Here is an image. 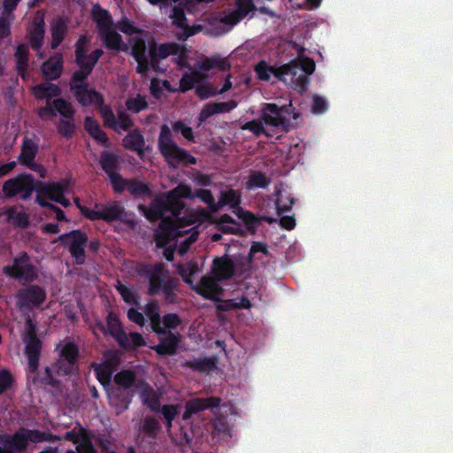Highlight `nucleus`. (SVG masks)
Here are the masks:
<instances>
[{"label":"nucleus","mask_w":453,"mask_h":453,"mask_svg":"<svg viewBox=\"0 0 453 453\" xmlns=\"http://www.w3.org/2000/svg\"><path fill=\"white\" fill-rule=\"evenodd\" d=\"M191 188L186 184H179L165 195L156 196L149 206L139 204L138 210L150 221L161 219L159 228L161 233L157 234L156 242L157 247H164L170 237H174L177 232L175 223L167 218H163L165 212H170L173 217L179 218L185 207L181 197H189Z\"/></svg>","instance_id":"nucleus-1"},{"label":"nucleus","mask_w":453,"mask_h":453,"mask_svg":"<svg viewBox=\"0 0 453 453\" xmlns=\"http://www.w3.org/2000/svg\"><path fill=\"white\" fill-rule=\"evenodd\" d=\"M314 70L315 62L310 58H296L279 67L268 65L265 61L255 66V72L260 81H268L271 74H273L279 81L298 92L307 89L308 76L312 74Z\"/></svg>","instance_id":"nucleus-2"},{"label":"nucleus","mask_w":453,"mask_h":453,"mask_svg":"<svg viewBox=\"0 0 453 453\" xmlns=\"http://www.w3.org/2000/svg\"><path fill=\"white\" fill-rule=\"evenodd\" d=\"M157 145L161 155L172 166L179 164L186 166L196 164L195 157L173 142L172 132L166 124L161 126Z\"/></svg>","instance_id":"nucleus-3"},{"label":"nucleus","mask_w":453,"mask_h":453,"mask_svg":"<svg viewBox=\"0 0 453 453\" xmlns=\"http://www.w3.org/2000/svg\"><path fill=\"white\" fill-rule=\"evenodd\" d=\"M82 215L92 221L104 220L107 223L120 221L131 226H135V221L127 219V212L120 202L111 201L106 203H96L95 208L82 209Z\"/></svg>","instance_id":"nucleus-4"},{"label":"nucleus","mask_w":453,"mask_h":453,"mask_svg":"<svg viewBox=\"0 0 453 453\" xmlns=\"http://www.w3.org/2000/svg\"><path fill=\"white\" fill-rule=\"evenodd\" d=\"M292 115L294 119L299 118V113L295 112V108L291 102L281 106L274 103H264L261 106L260 119L266 126L281 128L283 131L288 130L289 117Z\"/></svg>","instance_id":"nucleus-5"},{"label":"nucleus","mask_w":453,"mask_h":453,"mask_svg":"<svg viewBox=\"0 0 453 453\" xmlns=\"http://www.w3.org/2000/svg\"><path fill=\"white\" fill-rule=\"evenodd\" d=\"M80 348L72 341L65 342L60 349L59 357L53 364L56 375L65 377L79 371Z\"/></svg>","instance_id":"nucleus-6"},{"label":"nucleus","mask_w":453,"mask_h":453,"mask_svg":"<svg viewBox=\"0 0 453 453\" xmlns=\"http://www.w3.org/2000/svg\"><path fill=\"white\" fill-rule=\"evenodd\" d=\"M137 273L148 280V295H159L163 287L164 280L168 276L169 271L164 263L154 265L142 263L137 266Z\"/></svg>","instance_id":"nucleus-7"},{"label":"nucleus","mask_w":453,"mask_h":453,"mask_svg":"<svg viewBox=\"0 0 453 453\" xmlns=\"http://www.w3.org/2000/svg\"><path fill=\"white\" fill-rule=\"evenodd\" d=\"M36 182L30 173H20L4 182L2 191L5 198L19 195L24 201L30 198L35 189Z\"/></svg>","instance_id":"nucleus-8"},{"label":"nucleus","mask_w":453,"mask_h":453,"mask_svg":"<svg viewBox=\"0 0 453 453\" xmlns=\"http://www.w3.org/2000/svg\"><path fill=\"white\" fill-rule=\"evenodd\" d=\"M3 273L12 279L23 280L26 282H32L38 276L37 270L27 252H21L14 257L12 265L4 266Z\"/></svg>","instance_id":"nucleus-9"},{"label":"nucleus","mask_w":453,"mask_h":453,"mask_svg":"<svg viewBox=\"0 0 453 453\" xmlns=\"http://www.w3.org/2000/svg\"><path fill=\"white\" fill-rule=\"evenodd\" d=\"M65 247H68L71 256L75 259L77 265H83L86 259L85 249L88 242V235L81 229L72 230L60 234L58 239Z\"/></svg>","instance_id":"nucleus-10"},{"label":"nucleus","mask_w":453,"mask_h":453,"mask_svg":"<svg viewBox=\"0 0 453 453\" xmlns=\"http://www.w3.org/2000/svg\"><path fill=\"white\" fill-rule=\"evenodd\" d=\"M69 180L63 179L57 182H50L44 184L39 190L36 196V203H49L50 200L61 204L64 207H69L71 202L65 196L69 191Z\"/></svg>","instance_id":"nucleus-11"},{"label":"nucleus","mask_w":453,"mask_h":453,"mask_svg":"<svg viewBox=\"0 0 453 453\" xmlns=\"http://www.w3.org/2000/svg\"><path fill=\"white\" fill-rule=\"evenodd\" d=\"M46 291L41 286L28 285L17 292V306L20 310L39 308L46 300Z\"/></svg>","instance_id":"nucleus-12"},{"label":"nucleus","mask_w":453,"mask_h":453,"mask_svg":"<svg viewBox=\"0 0 453 453\" xmlns=\"http://www.w3.org/2000/svg\"><path fill=\"white\" fill-rule=\"evenodd\" d=\"M24 342L26 343L25 351L28 360V370L30 372L35 373L39 367L42 341L37 337L35 326L32 324L24 338Z\"/></svg>","instance_id":"nucleus-13"},{"label":"nucleus","mask_w":453,"mask_h":453,"mask_svg":"<svg viewBox=\"0 0 453 453\" xmlns=\"http://www.w3.org/2000/svg\"><path fill=\"white\" fill-rule=\"evenodd\" d=\"M33 442V429L25 427L19 428L12 435L0 437V443L4 444L11 453L26 452L28 443Z\"/></svg>","instance_id":"nucleus-14"},{"label":"nucleus","mask_w":453,"mask_h":453,"mask_svg":"<svg viewBox=\"0 0 453 453\" xmlns=\"http://www.w3.org/2000/svg\"><path fill=\"white\" fill-rule=\"evenodd\" d=\"M105 326L103 323L96 324L97 328L104 334H111L121 348L128 346V335L124 331L122 323L112 311L108 312Z\"/></svg>","instance_id":"nucleus-15"},{"label":"nucleus","mask_w":453,"mask_h":453,"mask_svg":"<svg viewBox=\"0 0 453 453\" xmlns=\"http://www.w3.org/2000/svg\"><path fill=\"white\" fill-rule=\"evenodd\" d=\"M160 333H155L158 336V344L151 349L158 356H173L176 354L180 342V334L170 330H163Z\"/></svg>","instance_id":"nucleus-16"},{"label":"nucleus","mask_w":453,"mask_h":453,"mask_svg":"<svg viewBox=\"0 0 453 453\" xmlns=\"http://www.w3.org/2000/svg\"><path fill=\"white\" fill-rule=\"evenodd\" d=\"M180 50V46L177 42L153 43L149 49V57L150 58V67L155 72H159V64L163 59L169 56H176Z\"/></svg>","instance_id":"nucleus-17"},{"label":"nucleus","mask_w":453,"mask_h":453,"mask_svg":"<svg viewBox=\"0 0 453 453\" xmlns=\"http://www.w3.org/2000/svg\"><path fill=\"white\" fill-rule=\"evenodd\" d=\"M45 12L39 10L35 12L32 22V27L27 32L30 46L35 50H39L44 42L45 35Z\"/></svg>","instance_id":"nucleus-18"},{"label":"nucleus","mask_w":453,"mask_h":453,"mask_svg":"<svg viewBox=\"0 0 453 453\" xmlns=\"http://www.w3.org/2000/svg\"><path fill=\"white\" fill-rule=\"evenodd\" d=\"M119 363V359L116 356H111L110 358L104 360L102 364H92L96 380L104 388L109 390L112 374L116 371Z\"/></svg>","instance_id":"nucleus-19"},{"label":"nucleus","mask_w":453,"mask_h":453,"mask_svg":"<svg viewBox=\"0 0 453 453\" xmlns=\"http://www.w3.org/2000/svg\"><path fill=\"white\" fill-rule=\"evenodd\" d=\"M220 404V398L209 396L206 398H194L187 402L185 411L182 414L183 420H188L194 414L206 409L218 407Z\"/></svg>","instance_id":"nucleus-20"},{"label":"nucleus","mask_w":453,"mask_h":453,"mask_svg":"<svg viewBox=\"0 0 453 453\" xmlns=\"http://www.w3.org/2000/svg\"><path fill=\"white\" fill-rule=\"evenodd\" d=\"M212 273L219 281L230 280L234 275L235 265L227 255L217 257L212 261Z\"/></svg>","instance_id":"nucleus-21"},{"label":"nucleus","mask_w":453,"mask_h":453,"mask_svg":"<svg viewBox=\"0 0 453 453\" xmlns=\"http://www.w3.org/2000/svg\"><path fill=\"white\" fill-rule=\"evenodd\" d=\"M217 281L215 278L203 277L200 282L192 288L203 298L217 301L223 293V288Z\"/></svg>","instance_id":"nucleus-22"},{"label":"nucleus","mask_w":453,"mask_h":453,"mask_svg":"<svg viewBox=\"0 0 453 453\" xmlns=\"http://www.w3.org/2000/svg\"><path fill=\"white\" fill-rule=\"evenodd\" d=\"M64 59L61 53H57L44 61L41 66L42 73L47 81H56L63 73Z\"/></svg>","instance_id":"nucleus-23"},{"label":"nucleus","mask_w":453,"mask_h":453,"mask_svg":"<svg viewBox=\"0 0 453 453\" xmlns=\"http://www.w3.org/2000/svg\"><path fill=\"white\" fill-rule=\"evenodd\" d=\"M99 34L101 40L106 49L114 50L116 52L127 51L128 46L124 42L121 35L114 30L111 27L100 32Z\"/></svg>","instance_id":"nucleus-24"},{"label":"nucleus","mask_w":453,"mask_h":453,"mask_svg":"<svg viewBox=\"0 0 453 453\" xmlns=\"http://www.w3.org/2000/svg\"><path fill=\"white\" fill-rule=\"evenodd\" d=\"M38 152L37 144L30 138L25 137L21 144V151L18 161L25 166L41 167V165L34 162Z\"/></svg>","instance_id":"nucleus-25"},{"label":"nucleus","mask_w":453,"mask_h":453,"mask_svg":"<svg viewBox=\"0 0 453 453\" xmlns=\"http://www.w3.org/2000/svg\"><path fill=\"white\" fill-rule=\"evenodd\" d=\"M79 69L76 70L71 76L70 90L73 94H79L80 90L86 88L88 86V78L92 73L93 70L86 65H77Z\"/></svg>","instance_id":"nucleus-26"},{"label":"nucleus","mask_w":453,"mask_h":453,"mask_svg":"<svg viewBox=\"0 0 453 453\" xmlns=\"http://www.w3.org/2000/svg\"><path fill=\"white\" fill-rule=\"evenodd\" d=\"M218 358L214 356L204 358H194L187 360L182 366L194 372L201 373H210L217 369Z\"/></svg>","instance_id":"nucleus-27"},{"label":"nucleus","mask_w":453,"mask_h":453,"mask_svg":"<svg viewBox=\"0 0 453 453\" xmlns=\"http://www.w3.org/2000/svg\"><path fill=\"white\" fill-rule=\"evenodd\" d=\"M196 66L203 72H208L212 69H218L219 71L225 72L231 68L229 61L226 58H222L218 55L204 57L197 62Z\"/></svg>","instance_id":"nucleus-28"},{"label":"nucleus","mask_w":453,"mask_h":453,"mask_svg":"<svg viewBox=\"0 0 453 453\" xmlns=\"http://www.w3.org/2000/svg\"><path fill=\"white\" fill-rule=\"evenodd\" d=\"M76 100L82 106H89L94 104L96 107L103 104L104 101V96L96 91L95 88H89L86 86V88L80 90L79 94H73Z\"/></svg>","instance_id":"nucleus-29"},{"label":"nucleus","mask_w":453,"mask_h":453,"mask_svg":"<svg viewBox=\"0 0 453 453\" xmlns=\"http://www.w3.org/2000/svg\"><path fill=\"white\" fill-rule=\"evenodd\" d=\"M111 401L121 411L128 409L134 397V392L131 389L113 388L110 393Z\"/></svg>","instance_id":"nucleus-30"},{"label":"nucleus","mask_w":453,"mask_h":453,"mask_svg":"<svg viewBox=\"0 0 453 453\" xmlns=\"http://www.w3.org/2000/svg\"><path fill=\"white\" fill-rule=\"evenodd\" d=\"M139 387L142 388L140 397L142 403L155 412L159 411L160 401L155 390L145 381L141 380Z\"/></svg>","instance_id":"nucleus-31"},{"label":"nucleus","mask_w":453,"mask_h":453,"mask_svg":"<svg viewBox=\"0 0 453 453\" xmlns=\"http://www.w3.org/2000/svg\"><path fill=\"white\" fill-rule=\"evenodd\" d=\"M67 31L68 27L64 19L58 18L57 19L53 20L50 27V48L52 50H56L60 46L67 34Z\"/></svg>","instance_id":"nucleus-32"},{"label":"nucleus","mask_w":453,"mask_h":453,"mask_svg":"<svg viewBox=\"0 0 453 453\" xmlns=\"http://www.w3.org/2000/svg\"><path fill=\"white\" fill-rule=\"evenodd\" d=\"M123 146L131 151L142 155L144 152L145 141L139 129H134L123 138Z\"/></svg>","instance_id":"nucleus-33"},{"label":"nucleus","mask_w":453,"mask_h":453,"mask_svg":"<svg viewBox=\"0 0 453 453\" xmlns=\"http://www.w3.org/2000/svg\"><path fill=\"white\" fill-rule=\"evenodd\" d=\"M144 313L150 320V326L154 333H160L161 331V316L160 307L158 302L151 300L144 306Z\"/></svg>","instance_id":"nucleus-34"},{"label":"nucleus","mask_w":453,"mask_h":453,"mask_svg":"<svg viewBox=\"0 0 453 453\" xmlns=\"http://www.w3.org/2000/svg\"><path fill=\"white\" fill-rule=\"evenodd\" d=\"M91 15L98 27L99 33L112 27L113 21L110 12L103 9L99 4L93 6Z\"/></svg>","instance_id":"nucleus-35"},{"label":"nucleus","mask_w":453,"mask_h":453,"mask_svg":"<svg viewBox=\"0 0 453 453\" xmlns=\"http://www.w3.org/2000/svg\"><path fill=\"white\" fill-rule=\"evenodd\" d=\"M33 91L37 99H47V101H50L52 97H58L62 94V89L58 85L50 82L36 85Z\"/></svg>","instance_id":"nucleus-36"},{"label":"nucleus","mask_w":453,"mask_h":453,"mask_svg":"<svg viewBox=\"0 0 453 453\" xmlns=\"http://www.w3.org/2000/svg\"><path fill=\"white\" fill-rule=\"evenodd\" d=\"M99 164L107 176H109V174L118 173L120 165V157L112 152L104 151L100 155Z\"/></svg>","instance_id":"nucleus-37"},{"label":"nucleus","mask_w":453,"mask_h":453,"mask_svg":"<svg viewBox=\"0 0 453 453\" xmlns=\"http://www.w3.org/2000/svg\"><path fill=\"white\" fill-rule=\"evenodd\" d=\"M91 42V36L81 35L74 44V56L76 65H85L88 59V46Z\"/></svg>","instance_id":"nucleus-38"},{"label":"nucleus","mask_w":453,"mask_h":453,"mask_svg":"<svg viewBox=\"0 0 453 453\" xmlns=\"http://www.w3.org/2000/svg\"><path fill=\"white\" fill-rule=\"evenodd\" d=\"M113 382L116 388L131 389L134 387H139L136 385V374L132 370H122L117 372L113 377Z\"/></svg>","instance_id":"nucleus-39"},{"label":"nucleus","mask_w":453,"mask_h":453,"mask_svg":"<svg viewBox=\"0 0 453 453\" xmlns=\"http://www.w3.org/2000/svg\"><path fill=\"white\" fill-rule=\"evenodd\" d=\"M233 212L242 219L247 226L248 231L254 234L257 226L260 224V219L250 211L243 210L240 205L233 207Z\"/></svg>","instance_id":"nucleus-40"},{"label":"nucleus","mask_w":453,"mask_h":453,"mask_svg":"<svg viewBox=\"0 0 453 453\" xmlns=\"http://www.w3.org/2000/svg\"><path fill=\"white\" fill-rule=\"evenodd\" d=\"M28 46L26 44H19L16 48L15 58H16V69L22 79L27 77V70L28 67Z\"/></svg>","instance_id":"nucleus-41"},{"label":"nucleus","mask_w":453,"mask_h":453,"mask_svg":"<svg viewBox=\"0 0 453 453\" xmlns=\"http://www.w3.org/2000/svg\"><path fill=\"white\" fill-rule=\"evenodd\" d=\"M242 197L241 193L238 190L230 188L226 191L220 192L219 201L217 202V211L226 205H229L230 208L238 207L241 204Z\"/></svg>","instance_id":"nucleus-42"},{"label":"nucleus","mask_w":453,"mask_h":453,"mask_svg":"<svg viewBox=\"0 0 453 453\" xmlns=\"http://www.w3.org/2000/svg\"><path fill=\"white\" fill-rule=\"evenodd\" d=\"M7 221L12 225L26 229L29 226L30 220L28 215L25 211H17L15 206H11L5 211Z\"/></svg>","instance_id":"nucleus-43"},{"label":"nucleus","mask_w":453,"mask_h":453,"mask_svg":"<svg viewBox=\"0 0 453 453\" xmlns=\"http://www.w3.org/2000/svg\"><path fill=\"white\" fill-rule=\"evenodd\" d=\"M79 426V435L81 437V441L76 446V450L78 453H97V450L93 445L92 442V434L90 431L84 428L81 425L78 424Z\"/></svg>","instance_id":"nucleus-44"},{"label":"nucleus","mask_w":453,"mask_h":453,"mask_svg":"<svg viewBox=\"0 0 453 453\" xmlns=\"http://www.w3.org/2000/svg\"><path fill=\"white\" fill-rule=\"evenodd\" d=\"M127 191L134 198L152 196L149 185L136 179H129Z\"/></svg>","instance_id":"nucleus-45"},{"label":"nucleus","mask_w":453,"mask_h":453,"mask_svg":"<svg viewBox=\"0 0 453 453\" xmlns=\"http://www.w3.org/2000/svg\"><path fill=\"white\" fill-rule=\"evenodd\" d=\"M271 179L265 175V173L260 171H255L250 173L246 182L247 189L254 188H266L270 183Z\"/></svg>","instance_id":"nucleus-46"},{"label":"nucleus","mask_w":453,"mask_h":453,"mask_svg":"<svg viewBox=\"0 0 453 453\" xmlns=\"http://www.w3.org/2000/svg\"><path fill=\"white\" fill-rule=\"evenodd\" d=\"M52 105L55 107L56 113L58 112L64 119H73L75 110L73 104L67 100L59 97L52 100Z\"/></svg>","instance_id":"nucleus-47"},{"label":"nucleus","mask_w":453,"mask_h":453,"mask_svg":"<svg viewBox=\"0 0 453 453\" xmlns=\"http://www.w3.org/2000/svg\"><path fill=\"white\" fill-rule=\"evenodd\" d=\"M96 109L103 119L104 126L117 131V118L115 117L111 108L109 105H106L104 101L103 104L97 106Z\"/></svg>","instance_id":"nucleus-48"},{"label":"nucleus","mask_w":453,"mask_h":453,"mask_svg":"<svg viewBox=\"0 0 453 453\" xmlns=\"http://www.w3.org/2000/svg\"><path fill=\"white\" fill-rule=\"evenodd\" d=\"M194 197L199 198L202 202L207 204L211 212H217V203L215 202L214 196L211 190L205 188H198L194 192L191 191V196L188 198L192 199Z\"/></svg>","instance_id":"nucleus-49"},{"label":"nucleus","mask_w":453,"mask_h":453,"mask_svg":"<svg viewBox=\"0 0 453 453\" xmlns=\"http://www.w3.org/2000/svg\"><path fill=\"white\" fill-rule=\"evenodd\" d=\"M142 431L152 439H155L161 429L160 423L153 417H145L142 421Z\"/></svg>","instance_id":"nucleus-50"},{"label":"nucleus","mask_w":453,"mask_h":453,"mask_svg":"<svg viewBox=\"0 0 453 453\" xmlns=\"http://www.w3.org/2000/svg\"><path fill=\"white\" fill-rule=\"evenodd\" d=\"M127 109L134 113H139L148 108L146 97L142 95H137L136 97L128 98L126 101Z\"/></svg>","instance_id":"nucleus-51"},{"label":"nucleus","mask_w":453,"mask_h":453,"mask_svg":"<svg viewBox=\"0 0 453 453\" xmlns=\"http://www.w3.org/2000/svg\"><path fill=\"white\" fill-rule=\"evenodd\" d=\"M57 130L60 135L67 139L72 138L76 130L73 119H61Z\"/></svg>","instance_id":"nucleus-52"},{"label":"nucleus","mask_w":453,"mask_h":453,"mask_svg":"<svg viewBox=\"0 0 453 453\" xmlns=\"http://www.w3.org/2000/svg\"><path fill=\"white\" fill-rule=\"evenodd\" d=\"M164 418L165 419V426L170 429L173 426V420L179 413L178 404H165L162 407L159 406V411Z\"/></svg>","instance_id":"nucleus-53"},{"label":"nucleus","mask_w":453,"mask_h":453,"mask_svg":"<svg viewBox=\"0 0 453 453\" xmlns=\"http://www.w3.org/2000/svg\"><path fill=\"white\" fill-rule=\"evenodd\" d=\"M264 122L260 119H252L250 121H248L244 123L241 128L242 130H249L255 136L259 137L263 134L269 136V134L265 130L264 127Z\"/></svg>","instance_id":"nucleus-54"},{"label":"nucleus","mask_w":453,"mask_h":453,"mask_svg":"<svg viewBox=\"0 0 453 453\" xmlns=\"http://www.w3.org/2000/svg\"><path fill=\"white\" fill-rule=\"evenodd\" d=\"M182 320L177 313H166L161 318V328L173 331L180 326Z\"/></svg>","instance_id":"nucleus-55"},{"label":"nucleus","mask_w":453,"mask_h":453,"mask_svg":"<svg viewBox=\"0 0 453 453\" xmlns=\"http://www.w3.org/2000/svg\"><path fill=\"white\" fill-rule=\"evenodd\" d=\"M108 177L115 193H122L127 189L129 179L123 178L119 173L109 174Z\"/></svg>","instance_id":"nucleus-56"},{"label":"nucleus","mask_w":453,"mask_h":453,"mask_svg":"<svg viewBox=\"0 0 453 453\" xmlns=\"http://www.w3.org/2000/svg\"><path fill=\"white\" fill-rule=\"evenodd\" d=\"M33 439L34 443L39 442H56L61 440V437L58 434H53L49 432H42L40 430L33 429Z\"/></svg>","instance_id":"nucleus-57"},{"label":"nucleus","mask_w":453,"mask_h":453,"mask_svg":"<svg viewBox=\"0 0 453 453\" xmlns=\"http://www.w3.org/2000/svg\"><path fill=\"white\" fill-rule=\"evenodd\" d=\"M134 125V120L132 118L124 111H118V118H117V131L119 133V129L123 131H127L130 128H132Z\"/></svg>","instance_id":"nucleus-58"},{"label":"nucleus","mask_w":453,"mask_h":453,"mask_svg":"<svg viewBox=\"0 0 453 453\" xmlns=\"http://www.w3.org/2000/svg\"><path fill=\"white\" fill-rule=\"evenodd\" d=\"M14 382L15 380L8 370H0V395L9 390Z\"/></svg>","instance_id":"nucleus-59"},{"label":"nucleus","mask_w":453,"mask_h":453,"mask_svg":"<svg viewBox=\"0 0 453 453\" xmlns=\"http://www.w3.org/2000/svg\"><path fill=\"white\" fill-rule=\"evenodd\" d=\"M170 18L173 19V23L180 28H184L186 27V15L184 10L181 6L175 5L172 9V13L170 14Z\"/></svg>","instance_id":"nucleus-60"},{"label":"nucleus","mask_w":453,"mask_h":453,"mask_svg":"<svg viewBox=\"0 0 453 453\" xmlns=\"http://www.w3.org/2000/svg\"><path fill=\"white\" fill-rule=\"evenodd\" d=\"M116 289L125 303H137L135 294L131 288L119 281L116 285Z\"/></svg>","instance_id":"nucleus-61"},{"label":"nucleus","mask_w":453,"mask_h":453,"mask_svg":"<svg viewBox=\"0 0 453 453\" xmlns=\"http://www.w3.org/2000/svg\"><path fill=\"white\" fill-rule=\"evenodd\" d=\"M146 43L142 39H137L131 48V56L134 58V60L142 59L147 58L146 56Z\"/></svg>","instance_id":"nucleus-62"},{"label":"nucleus","mask_w":453,"mask_h":453,"mask_svg":"<svg viewBox=\"0 0 453 453\" xmlns=\"http://www.w3.org/2000/svg\"><path fill=\"white\" fill-rule=\"evenodd\" d=\"M218 94V90L211 84H202L196 88V95L202 100L208 99Z\"/></svg>","instance_id":"nucleus-63"},{"label":"nucleus","mask_w":453,"mask_h":453,"mask_svg":"<svg viewBox=\"0 0 453 453\" xmlns=\"http://www.w3.org/2000/svg\"><path fill=\"white\" fill-rule=\"evenodd\" d=\"M173 130L180 133L182 136L189 142H195L193 130L190 127L186 126L182 121L178 120L173 124Z\"/></svg>","instance_id":"nucleus-64"}]
</instances>
